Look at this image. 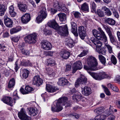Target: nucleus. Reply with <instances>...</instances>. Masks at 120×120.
Returning a JSON list of instances; mask_svg holds the SVG:
<instances>
[{"label":"nucleus","mask_w":120,"mask_h":120,"mask_svg":"<svg viewBox=\"0 0 120 120\" xmlns=\"http://www.w3.org/2000/svg\"><path fill=\"white\" fill-rule=\"evenodd\" d=\"M98 58L101 63L104 65H105L106 62L105 58L103 56L101 55H99Z\"/></svg>","instance_id":"nucleus-36"},{"label":"nucleus","mask_w":120,"mask_h":120,"mask_svg":"<svg viewBox=\"0 0 120 120\" xmlns=\"http://www.w3.org/2000/svg\"><path fill=\"white\" fill-rule=\"evenodd\" d=\"M19 9L23 12H25L27 9L26 5L25 4L19 3L18 4Z\"/></svg>","instance_id":"nucleus-19"},{"label":"nucleus","mask_w":120,"mask_h":120,"mask_svg":"<svg viewBox=\"0 0 120 120\" xmlns=\"http://www.w3.org/2000/svg\"><path fill=\"white\" fill-rule=\"evenodd\" d=\"M18 116L20 119L22 120H29L28 116L26 114L25 112L23 109L18 113Z\"/></svg>","instance_id":"nucleus-10"},{"label":"nucleus","mask_w":120,"mask_h":120,"mask_svg":"<svg viewBox=\"0 0 120 120\" xmlns=\"http://www.w3.org/2000/svg\"><path fill=\"white\" fill-rule=\"evenodd\" d=\"M19 67L18 66V64L17 61H16L15 64V70L16 72H17L18 69L19 68Z\"/></svg>","instance_id":"nucleus-61"},{"label":"nucleus","mask_w":120,"mask_h":120,"mask_svg":"<svg viewBox=\"0 0 120 120\" xmlns=\"http://www.w3.org/2000/svg\"><path fill=\"white\" fill-rule=\"evenodd\" d=\"M54 52L52 51H48L47 52L46 55L50 56H52L53 55V53Z\"/></svg>","instance_id":"nucleus-58"},{"label":"nucleus","mask_w":120,"mask_h":120,"mask_svg":"<svg viewBox=\"0 0 120 120\" xmlns=\"http://www.w3.org/2000/svg\"><path fill=\"white\" fill-rule=\"evenodd\" d=\"M9 36V34L8 32H5L3 33V37L6 38L8 37Z\"/></svg>","instance_id":"nucleus-63"},{"label":"nucleus","mask_w":120,"mask_h":120,"mask_svg":"<svg viewBox=\"0 0 120 120\" xmlns=\"http://www.w3.org/2000/svg\"><path fill=\"white\" fill-rule=\"evenodd\" d=\"M2 100L5 104L11 106L13 105V101L11 98L9 97H4Z\"/></svg>","instance_id":"nucleus-15"},{"label":"nucleus","mask_w":120,"mask_h":120,"mask_svg":"<svg viewBox=\"0 0 120 120\" xmlns=\"http://www.w3.org/2000/svg\"><path fill=\"white\" fill-rule=\"evenodd\" d=\"M114 16L116 18H118L119 17V15L117 12L115 10L113 12Z\"/></svg>","instance_id":"nucleus-62"},{"label":"nucleus","mask_w":120,"mask_h":120,"mask_svg":"<svg viewBox=\"0 0 120 120\" xmlns=\"http://www.w3.org/2000/svg\"><path fill=\"white\" fill-rule=\"evenodd\" d=\"M103 26L108 35L112 34L110 29L109 27L105 25H104Z\"/></svg>","instance_id":"nucleus-40"},{"label":"nucleus","mask_w":120,"mask_h":120,"mask_svg":"<svg viewBox=\"0 0 120 120\" xmlns=\"http://www.w3.org/2000/svg\"><path fill=\"white\" fill-rule=\"evenodd\" d=\"M15 84V80L14 79L12 78L10 81L8 85V87L10 88L13 87Z\"/></svg>","instance_id":"nucleus-35"},{"label":"nucleus","mask_w":120,"mask_h":120,"mask_svg":"<svg viewBox=\"0 0 120 120\" xmlns=\"http://www.w3.org/2000/svg\"><path fill=\"white\" fill-rule=\"evenodd\" d=\"M47 62L48 66H52L56 65L55 61L53 59L50 58L47 59Z\"/></svg>","instance_id":"nucleus-29"},{"label":"nucleus","mask_w":120,"mask_h":120,"mask_svg":"<svg viewBox=\"0 0 120 120\" xmlns=\"http://www.w3.org/2000/svg\"><path fill=\"white\" fill-rule=\"evenodd\" d=\"M115 118V116L113 115H111L110 116V117L108 118V120H114Z\"/></svg>","instance_id":"nucleus-64"},{"label":"nucleus","mask_w":120,"mask_h":120,"mask_svg":"<svg viewBox=\"0 0 120 120\" xmlns=\"http://www.w3.org/2000/svg\"><path fill=\"white\" fill-rule=\"evenodd\" d=\"M106 22L109 25H114L115 24V21L114 19L110 18H107L105 20Z\"/></svg>","instance_id":"nucleus-31"},{"label":"nucleus","mask_w":120,"mask_h":120,"mask_svg":"<svg viewBox=\"0 0 120 120\" xmlns=\"http://www.w3.org/2000/svg\"><path fill=\"white\" fill-rule=\"evenodd\" d=\"M78 32L81 38L83 40L86 36L85 29L82 26H80L79 27Z\"/></svg>","instance_id":"nucleus-8"},{"label":"nucleus","mask_w":120,"mask_h":120,"mask_svg":"<svg viewBox=\"0 0 120 120\" xmlns=\"http://www.w3.org/2000/svg\"><path fill=\"white\" fill-rule=\"evenodd\" d=\"M48 26L57 30L58 33L61 35L66 36L68 33L67 27L66 25L59 26L55 19L50 20L48 23Z\"/></svg>","instance_id":"nucleus-3"},{"label":"nucleus","mask_w":120,"mask_h":120,"mask_svg":"<svg viewBox=\"0 0 120 120\" xmlns=\"http://www.w3.org/2000/svg\"><path fill=\"white\" fill-rule=\"evenodd\" d=\"M98 30L101 34L98 31L95 29H94L92 30L94 36L97 39L103 41L105 43V46L107 48L109 53H113L112 47L109 44H107V37L104 32L100 27H98Z\"/></svg>","instance_id":"nucleus-2"},{"label":"nucleus","mask_w":120,"mask_h":120,"mask_svg":"<svg viewBox=\"0 0 120 120\" xmlns=\"http://www.w3.org/2000/svg\"><path fill=\"white\" fill-rule=\"evenodd\" d=\"M82 67L81 62L80 61H78L75 62L73 64L72 67V73H74L77 70L81 69Z\"/></svg>","instance_id":"nucleus-7"},{"label":"nucleus","mask_w":120,"mask_h":120,"mask_svg":"<svg viewBox=\"0 0 120 120\" xmlns=\"http://www.w3.org/2000/svg\"><path fill=\"white\" fill-rule=\"evenodd\" d=\"M46 89L48 92L51 93L54 92L58 90L55 86L49 84L46 85Z\"/></svg>","instance_id":"nucleus-17"},{"label":"nucleus","mask_w":120,"mask_h":120,"mask_svg":"<svg viewBox=\"0 0 120 120\" xmlns=\"http://www.w3.org/2000/svg\"><path fill=\"white\" fill-rule=\"evenodd\" d=\"M53 7L54 8L58 10L60 9V6L59 2L57 1H56L54 3Z\"/></svg>","instance_id":"nucleus-42"},{"label":"nucleus","mask_w":120,"mask_h":120,"mask_svg":"<svg viewBox=\"0 0 120 120\" xmlns=\"http://www.w3.org/2000/svg\"><path fill=\"white\" fill-rule=\"evenodd\" d=\"M39 15L44 19L46 18L47 15V14L45 8H42L40 11V14Z\"/></svg>","instance_id":"nucleus-23"},{"label":"nucleus","mask_w":120,"mask_h":120,"mask_svg":"<svg viewBox=\"0 0 120 120\" xmlns=\"http://www.w3.org/2000/svg\"><path fill=\"white\" fill-rule=\"evenodd\" d=\"M69 116H72L73 117H74L76 119L78 118L79 117V115L76 114H74L73 115L70 114L69 115Z\"/></svg>","instance_id":"nucleus-57"},{"label":"nucleus","mask_w":120,"mask_h":120,"mask_svg":"<svg viewBox=\"0 0 120 120\" xmlns=\"http://www.w3.org/2000/svg\"><path fill=\"white\" fill-rule=\"evenodd\" d=\"M60 5V9H62L63 11L65 12L68 11V10L66 8L65 5L64 4L61 3Z\"/></svg>","instance_id":"nucleus-38"},{"label":"nucleus","mask_w":120,"mask_h":120,"mask_svg":"<svg viewBox=\"0 0 120 120\" xmlns=\"http://www.w3.org/2000/svg\"><path fill=\"white\" fill-rule=\"evenodd\" d=\"M26 50L23 49H21V51L22 53L25 55H29L30 53V52L29 51H27L26 53H25Z\"/></svg>","instance_id":"nucleus-51"},{"label":"nucleus","mask_w":120,"mask_h":120,"mask_svg":"<svg viewBox=\"0 0 120 120\" xmlns=\"http://www.w3.org/2000/svg\"><path fill=\"white\" fill-rule=\"evenodd\" d=\"M68 83L67 80L64 77H62L59 79V81L57 82L58 84L60 86L65 85L66 83Z\"/></svg>","instance_id":"nucleus-20"},{"label":"nucleus","mask_w":120,"mask_h":120,"mask_svg":"<svg viewBox=\"0 0 120 120\" xmlns=\"http://www.w3.org/2000/svg\"><path fill=\"white\" fill-rule=\"evenodd\" d=\"M82 97V95L79 93L75 94L72 96V99L76 102L80 101Z\"/></svg>","instance_id":"nucleus-21"},{"label":"nucleus","mask_w":120,"mask_h":120,"mask_svg":"<svg viewBox=\"0 0 120 120\" xmlns=\"http://www.w3.org/2000/svg\"><path fill=\"white\" fill-rule=\"evenodd\" d=\"M22 72L23 77L24 79H26L30 73L29 71L27 69H24L22 70Z\"/></svg>","instance_id":"nucleus-27"},{"label":"nucleus","mask_w":120,"mask_h":120,"mask_svg":"<svg viewBox=\"0 0 120 120\" xmlns=\"http://www.w3.org/2000/svg\"><path fill=\"white\" fill-rule=\"evenodd\" d=\"M25 89L26 90V91L28 92V93H29V92H31L34 90V89L33 88L29 86H26L25 87Z\"/></svg>","instance_id":"nucleus-45"},{"label":"nucleus","mask_w":120,"mask_h":120,"mask_svg":"<svg viewBox=\"0 0 120 120\" xmlns=\"http://www.w3.org/2000/svg\"><path fill=\"white\" fill-rule=\"evenodd\" d=\"M102 86L104 89V90L106 94L108 95H110L111 94V93L108 88L103 85H102Z\"/></svg>","instance_id":"nucleus-41"},{"label":"nucleus","mask_w":120,"mask_h":120,"mask_svg":"<svg viewBox=\"0 0 120 120\" xmlns=\"http://www.w3.org/2000/svg\"><path fill=\"white\" fill-rule=\"evenodd\" d=\"M105 118V116L103 115H99L95 116V120H104Z\"/></svg>","instance_id":"nucleus-39"},{"label":"nucleus","mask_w":120,"mask_h":120,"mask_svg":"<svg viewBox=\"0 0 120 120\" xmlns=\"http://www.w3.org/2000/svg\"><path fill=\"white\" fill-rule=\"evenodd\" d=\"M111 105H110V107H109L110 110H106L105 111V112L106 114L105 116H108L109 115L111 114H113V112L112 110L111 109Z\"/></svg>","instance_id":"nucleus-37"},{"label":"nucleus","mask_w":120,"mask_h":120,"mask_svg":"<svg viewBox=\"0 0 120 120\" xmlns=\"http://www.w3.org/2000/svg\"><path fill=\"white\" fill-rule=\"evenodd\" d=\"M43 80L39 76L37 75L34 76L33 80V83L34 85L39 86L42 83Z\"/></svg>","instance_id":"nucleus-11"},{"label":"nucleus","mask_w":120,"mask_h":120,"mask_svg":"<svg viewBox=\"0 0 120 120\" xmlns=\"http://www.w3.org/2000/svg\"><path fill=\"white\" fill-rule=\"evenodd\" d=\"M6 9V7L4 5H0V16H2L4 15Z\"/></svg>","instance_id":"nucleus-26"},{"label":"nucleus","mask_w":120,"mask_h":120,"mask_svg":"<svg viewBox=\"0 0 120 120\" xmlns=\"http://www.w3.org/2000/svg\"><path fill=\"white\" fill-rule=\"evenodd\" d=\"M60 20L62 22L66 20V15L64 13H60L58 14Z\"/></svg>","instance_id":"nucleus-25"},{"label":"nucleus","mask_w":120,"mask_h":120,"mask_svg":"<svg viewBox=\"0 0 120 120\" xmlns=\"http://www.w3.org/2000/svg\"><path fill=\"white\" fill-rule=\"evenodd\" d=\"M6 47L4 45L0 44V49H1V50L3 51H5L6 49Z\"/></svg>","instance_id":"nucleus-54"},{"label":"nucleus","mask_w":120,"mask_h":120,"mask_svg":"<svg viewBox=\"0 0 120 120\" xmlns=\"http://www.w3.org/2000/svg\"><path fill=\"white\" fill-rule=\"evenodd\" d=\"M81 8L82 10L84 11L88 12L89 11L88 5L86 3H84L82 4Z\"/></svg>","instance_id":"nucleus-28"},{"label":"nucleus","mask_w":120,"mask_h":120,"mask_svg":"<svg viewBox=\"0 0 120 120\" xmlns=\"http://www.w3.org/2000/svg\"><path fill=\"white\" fill-rule=\"evenodd\" d=\"M21 29V27L20 26L13 28L11 29L10 33L11 34H13L19 31Z\"/></svg>","instance_id":"nucleus-32"},{"label":"nucleus","mask_w":120,"mask_h":120,"mask_svg":"<svg viewBox=\"0 0 120 120\" xmlns=\"http://www.w3.org/2000/svg\"><path fill=\"white\" fill-rule=\"evenodd\" d=\"M44 19V18L39 15L36 18V20L37 22L38 23H39L41 22Z\"/></svg>","instance_id":"nucleus-47"},{"label":"nucleus","mask_w":120,"mask_h":120,"mask_svg":"<svg viewBox=\"0 0 120 120\" xmlns=\"http://www.w3.org/2000/svg\"><path fill=\"white\" fill-rule=\"evenodd\" d=\"M37 38V34L34 33L26 36L24 38V40L26 43L33 44L36 42Z\"/></svg>","instance_id":"nucleus-5"},{"label":"nucleus","mask_w":120,"mask_h":120,"mask_svg":"<svg viewBox=\"0 0 120 120\" xmlns=\"http://www.w3.org/2000/svg\"><path fill=\"white\" fill-rule=\"evenodd\" d=\"M82 94L85 96H88L91 93V90L90 88L88 86H85L83 88H82Z\"/></svg>","instance_id":"nucleus-14"},{"label":"nucleus","mask_w":120,"mask_h":120,"mask_svg":"<svg viewBox=\"0 0 120 120\" xmlns=\"http://www.w3.org/2000/svg\"><path fill=\"white\" fill-rule=\"evenodd\" d=\"M73 14L75 17L76 18H78L80 17V13L78 11H73Z\"/></svg>","instance_id":"nucleus-48"},{"label":"nucleus","mask_w":120,"mask_h":120,"mask_svg":"<svg viewBox=\"0 0 120 120\" xmlns=\"http://www.w3.org/2000/svg\"><path fill=\"white\" fill-rule=\"evenodd\" d=\"M65 44L70 47L72 48L74 45L73 40L71 38L67 39L66 41Z\"/></svg>","instance_id":"nucleus-22"},{"label":"nucleus","mask_w":120,"mask_h":120,"mask_svg":"<svg viewBox=\"0 0 120 120\" xmlns=\"http://www.w3.org/2000/svg\"><path fill=\"white\" fill-rule=\"evenodd\" d=\"M108 36L111 43L113 44H114L116 43V39L114 36L112 35V34L109 35Z\"/></svg>","instance_id":"nucleus-33"},{"label":"nucleus","mask_w":120,"mask_h":120,"mask_svg":"<svg viewBox=\"0 0 120 120\" xmlns=\"http://www.w3.org/2000/svg\"><path fill=\"white\" fill-rule=\"evenodd\" d=\"M71 31L75 36H78L76 27L72 28Z\"/></svg>","instance_id":"nucleus-46"},{"label":"nucleus","mask_w":120,"mask_h":120,"mask_svg":"<svg viewBox=\"0 0 120 120\" xmlns=\"http://www.w3.org/2000/svg\"><path fill=\"white\" fill-rule=\"evenodd\" d=\"M87 63L88 66L85 65L84 68L96 80H100L107 77V75L104 73L100 74L101 77H99L98 74L92 72L90 71H96L99 69L97 67L98 63L97 59L95 57L92 56H90Z\"/></svg>","instance_id":"nucleus-1"},{"label":"nucleus","mask_w":120,"mask_h":120,"mask_svg":"<svg viewBox=\"0 0 120 120\" xmlns=\"http://www.w3.org/2000/svg\"><path fill=\"white\" fill-rule=\"evenodd\" d=\"M19 37H13L11 38L12 40L15 42H17L19 41Z\"/></svg>","instance_id":"nucleus-56"},{"label":"nucleus","mask_w":120,"mask_h":120,"mask_svg":"<svg viewBox=\"0 0 120 120\" xmlns=\"http://www.w3.org/2000/svg\"><path fill=\"white\" fill-rule=\"evenodd\" d=\"M112 89L114 91L116 92H117L119 91V89L118 88L114 85H113Z\"/></svg>","instance_id":"nucleus-60"},{"label":"nucleus","mask_w":120,"mask_h":120,"mask_svg":"<svg viewBox=\"0 0 120 120\" xmlns=\"http://www.w3.org/2000/svg\"><path fill=\"white\" fill-rule=\"evenodd\" d=\"M87 53V52L86 51L84 50L78 56V57H81L84 56L86 55Z\"/></svg>","instance_id":"nucleus-50"},{"label":"nucleus","mask_w":120,"mask_h":120,"mask_svg":"<svg viewBox=\"0 0 120 120\" xmlns=\"http://www.w3.org/2000/svg\"><path fill=\"white\" fill-rule=\"evenodd\" d=\"M111 61L113 64L114 65L116 64L117 63V60L115 57L113 55H112L111 58Z\"/></svg>","instance_id":"nucleus-43"},{"label":"nucleus","mask_w":120,"mask_h":120,"mask_svg":"<svg viewBox=\"0 0 120 120\" xmlns=\"http://www.w3.org/2000/svg\"><path fill=\"white\" fill-rule=\"evenodd\" d=\"M102 9L105 11V13L107 16H110L112 15V13L109 9L106 8L105 6L103 7L102 8Z\"/></svg>","instance_id":"nucleus-34"},{"label":"nucleus","mask_w":120,"mask_h":120,"mask_svg":"<svg viewBox=\"0 0 120 120\" xmlns=\"http://www.w3.org/2000/svg\"><path fill=\"white\" fill-rule=\"evenodd\" d=\"M60 55L62 58L67 59L70 56V53L69 52L64 50L61 52Z\"/></svg>","instance_id":"nucleus-18"},{"label":"nucleus","mask_w":120,"mask_h":120,"mask_svg":"<svg viewBox=\"0 0 120 120\" xmlns=\"http://www.w3.org/2000/svg\"><path fill=\"white\" fill-rule=\"evenodd\" d=\"M61 102L63 105H64L65 107L70 106L71 105V101L68 100L66 97H64L61 98Z\"/></svg>","instance_id":"nucleus-12"},{"label":"nucleus","mask_w":120,"mask_h":120,"mask_svg":"<svg viewBox=\"0 0 120 120\" xmlns=\"http://www.w3.org/2000/svg\"><path fill=\"white\" fill-rule=\"evenodd\" d=\"M9 13L11 16L12 17H14L15 16L17 15L16 13L14 11L10 12Z\"/></svg>","instance_id":"nucleus-53"},{"label":"nucleus","mask_w":120,"mask_h":120,"mask_svg":"<svg viewBox=\"0 0 120 120\" xmlns=\"http://www.w3.org/2000/svg\"><path fill=\"white\" fill-rule=\"evenodd\" d=\"M97 13L98 15L100 17H103L104 16L103 12L100 10H98L97 11Z\"/></svg>","instance_id":"nucleus-49"},{"label":"nucleus","mask_w":120,"mask_h":120,"mask_svg":"<svg viewBox=\"0 0 120 120\" xmlns=\"http://www.w3.org/2000/svg\"><path fill=\"white\" fill-rule=\"evenodd\" d=\"M90 5L91 8L95 12H96V6L94 2V1H92L90 3Z\"/></svg>","instance_id":"nucleus-44"},{"label":"nucleus","mask_w":120,"mask_h":120,"mask_svg":"<svg viewBox=\"0 0 120 120\" xmlns=\"http://www.w3.org/2000/svg\"><path fill=\"white\" fill-rule=\"evenodd\" d=\"M71 67L69 65L67 64L66 65L65 71H69L71 69Z\"/></svg>","instance_id":"nucleus-52"},{"label":"nucleus","mask_w":120,"mask_h":120,"mask_svg":"<svg viewBox=\"0 0 120 120\" xmlns=\"http://www.w3.org/2000/svg\"><path fill=\"white\" fill-rule=\"evenodd\" d=\"M29 114L32 116H35L37 113V111L33 108H31L29 110Z\"/></svg>","instance_id":"nucleus-30"},{"label":"nucleus","mask_w":120,"mask_h":120,"mask_svg":"<svg viewBox=\"0 0 120 120\" xmlns=\"http://www.w3.org/2000/svg\"><path fill=\"white\" fill-rule=\"evenodd\" d=\"M41 45L42 48L44 50H50L52 48V45L51 43L46 41L42 42Z\"/></svg>","instance_id":"nucleus-9"},{"label":"nucleus","mask_w":120,"mask_h":120,"mask_svg":"<svg viewBox=\"0 0 120 120\" xmlns=\"http://www.w3.org/2000/svg\"><path fill=\"white\" fill-rule=\"evenodd\" d=\"M91 41L95 45L96 47V50L99 53L103 55L106 54V49H105L100 48L102 45V43L101 41L94 39Z\"/></svg>","instance_id":"nucleus-6"},{"label":"nucleus","mask_w":120,"mask_h":120,"mask_svg":"<svg viewBox=\"0 0 120 120\" xmlns=\"http://www.w3.org/2000/svg\"><path fill=\"white\" fill-rule=\"evenodd\" d=\"M61 98H60L56 101L54 102L51 106V110L53 112H58L63 109V104L61 102Z\"/></svg>","instance_id":"nucleus-4"},{"label":"nucleus","mask_w":120,"mask_h":120,"mask_svg":"<svg viewBox=\"0 0 120 120\" xmlns=\"http://www.w3.org/2000/svg\"><path fill=\"white\" fill-rule=\"evenodd\" d=\"M20 91L23 94H28V92L25 91L24 89L22 88H21L20 89Z\"/></svg>","instance_id":"nucleus-59"},{"label":"nucleus","mask_w":120,"mask_h":120,"mask_svg":"<svg viewBox=\"0 0 120 120\" xmlns=\"http://www.w3.org/2000/svg\"><path fill=\"white\" fill-rule=\"evenodd\" d=\"M48 74L50 75V76L54 77L55 75V72H52V70L51 69H50V71L48 72Z\"/></svg>","instance_id":"nucleus-55"},{"label":"nucleus","mask_w":120,"mask_h":120,"mask_svg":"<svg viewBox=\"0 0 120 120\" xmlns=\"http://www.w3.org/2000/svg\"><path fill=\"white\" fill-rule=\"evenodd\" d=\"M30 15L29 14H26L22 17L21 20L23 23H26L30 21Z\"/></svg>","instance_id":"nucleus-16"},{"label":"nucleus","mask_w":120,"mask_h":120,"mask_svg":"<svg viewBox=\"0 0 120 120\" xmlns=\"http://www.w3.org/2000/svg\"><path fill=\"white\" fill-rule=\"evenodd\" d=\"M4 20V23L6 26L8 27H12L13 23L12 21L7 15H5Z\"/></svg>","instance_id":"nucleus-13"},{"label":"nucleus","mask_w":120,"mask_h":120,"mask_svg":"<svg viewBox=\"0 0 120 120\" xmlns=\"http://www.w3.org/2000/svg\"><path fill=\"white\" fill-rule=\"evenodd\" d=\"M87 78L83 75H81V77L78 79V81L82 84L86 83L87 82Z\"/></svg>","instance_id":"nucleus-24"}]
</instances>
